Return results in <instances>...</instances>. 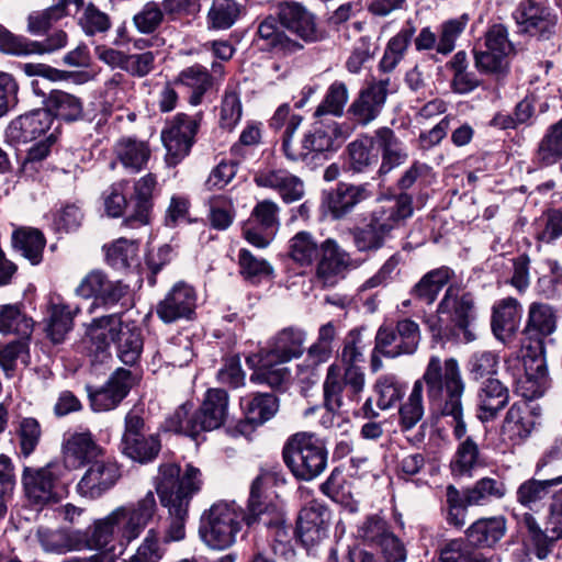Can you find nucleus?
Instances as JSON below:
<instances>
[{"label":"nucleus","mask_w":562,"mask_h":562,"mask_svg":"<svg viewBox=\"0 0 562 562\" xmlns=\"http://www.w3.org/2000/svg\"><path fill=\"white\" fill-rule=\"evenodd\" d=\"M156 513L157 503L150 491L137 502L115 507L81 530L82 550L98 551L119 559L139 538Z\"/></svg>","instance_id":"1"},{"label":"nucleus","mask_w":562,"mask_h":562,"mask_svg":"<svg viewBox=\"0 0 562 562\" xmlns=\"http://www.w3.org/2000/svg\"><path fill=\"white\" fill-rule=\"evenodd\" d=\"M424 379L431 409L443 416H450L454 436L462 438L467 432L462 418V395L465 384L458 361L449 358L442 364L439 357H431L424 372Z\"/></svg>","instance_id":"2"},{"label":"nucleus","mask_w":562,"mask_h":562,"mask_svg":"<svg viewBox=\"0 0 562 562\" xmlns=\"http://www.w3.org/2000/svg\"><path fill=\"white\" fill-rule=\"evenodd\" d=\"M437 312L436 316L426 321L434 338H457L464 342L476 339L471 327L474 319V300L470 293L458 288H448Z\"/></svg>","instance_id":"3"},{"label":"nucleus","mask_w":562,"mask_h":562,"mask_svg":"<svg viewBox=\"0 0 562 562\" xmlns=\"http://www.w3.org/2000/svg\"><path fill=\"white\" fill-rule=\"evenodd\" d=\"M86 335L98 352L108 351L111 344L117 349L119 359L126 366H133L143 350L140 330L125 324L119 314L93 318L87 326Z\"/></svg>","instance_id":"4"},{"label":"nucleus","mask_w":562,"mask_h":562,"mask_svg":"<svg viewBox=\"0 0 562 562\" xmlns=\"http://www.w3.org/2000/svg\"><path fill=\"white\" fill-rule=\"evenodd\" d=\"M413 214V200L408 194H400L393 201L376 209L364 227L353 232V243L359 251L380 249L391 232Z\"/></svg>","instance_id":"5"},{"label":"nucleus","mask_w":562,"mask_h":562,"mask_svg":"<svg viewBox=\"0 0 562 562\" xmlns=\"http://www.w3.org/2000/svg\"><path fill=\"white\" fill-rule=\"evenodd\" d=\"M282 458L293 476L300 481H312L327 467L328 451L324 441L313 432H296L288 438Z\"/></svg>","instance_id":"6"},{"label":"nucleus","mask_w":562,"mask_h":562,"mask_svg":"<svg viewBox=\"0 0 562 562\" xmlns=\"http://www.w3.org/2000/svg\"><path fill=\"white\" fill-rule=\"evenodd\" d=\"M202 473L192 464L182 470L177 463L160 464L155 490L164 508L182 505L189 507L193 496L202 487Z\"/></svg>","instance_id":"7"},{"label":"nucleus","mask_w":562,"mask_h":562,"mask_svg":"<svg viewBox=\"0 0 562 562\" xmlns=\"http://www.w3.org/2000/svg\"><path fill=\"white\" fill-rule=\"evenodd\" d=\"M244 522L239 505L235 502H217L203 513L199 533L209 548L225 550L236 542Z\"/></svg>","instance_id":"8"},{"label":"nucleus","mask_w":562,"mask_h":562,"mask_svg":"<svg viewBox=\"0 0 562 562\" xmlns=\"http://www.w3.org/2000/svg\"><path fill=\"white\" fill-rule=\"evenodd\" d=\"M352 133L349 124H340L336 121L318 119L313 128L304 134L300 149L292 148L285 143V157L292 161H312L319 154L336 150L339 143L348 138Z\"/></svg>","instance_id":"9"},{"label":"nucleus","mask_w":562,"mask_h":562,"mask_svg":"<svg viewBox=\"0 0 562 562\" xmlns=\"http://www.w3.org/2000/svg\"><path fill=\"white\" fill-rule=\"evenodd\" d=\"M420 341V330L416 322L404 318L395 328L381 326L375 336L374 350L387 358L413 355Z\"/></svg>","instance_id":"10"},{"label":"nucleus","mask_w":562,"mask_h":562,"mask_svg":"<svg viewBox=\"0 0 562 562\" xmlns=\"http://www.w3.org/2000/svg\"><path fill=\"white\" fill-rule=\"evenodd\" d=\"M364 384V373L358 366L347 367L344 374L339 366H329L324 382L325 407L329 413L338 411L342 405V392L346 391L350 400H357Z\"/></svg>","instance_id":"11"},{"label":"nucleus","mask_w":562,"mask_h":562,"mask_svg":"<svg viewBox=\"0 0 562 562\" xmlns=\"http://www.w3.org/2000/svg\"><path fill=\"white\" fill-rule=\"evenodd\" d=\"M201 122V115L177 114L161 132L169 164L176 165L186 157L194 142Z\"/></svg>","instance_id":"12"},{"label":"nucleus","mask_w":562,"mask_h":562,"mask_svg":"<svg viewBox=\"0 0 562 562\" xmlns=\"http://www.w3.org/2000/svg\"><path fill=\"white\" fill-rule=\"evenodd\" d=\"M63 471L64 465L58 462H50L41 469L26 468L23 473V485L27 499L41 507L58 502L57 481Z\"/></svg>","instance_id":"13"},{"label":"nucleus","mask_w":562,"mask_h":562,"mask_svg":"<svg viewBox=\"0 0 562 562\" xmlns=\"http://www.w3.org/2000/svg\"><path fill=\"white\" fill-rule=\"evenodd\" d=\"M279 23L291 34L305 43H314L324 38L316 16L306 7L296 1H282L276 7Z\"/></svg>","instance_id":"14"},{"label":"nucleus","mask_w":562,"mask_h":562,"mask_svg":"<svg viewBox=\"0 0 562 562\" xmlns=\"http://www.w3.org/2000/svg\"><path fill=\"white\" fill-rule=\"evenodd\" d=\"M357 538L369 546L380 547L385 562H405L406 551L387 522L378 515L367 517L357 529Z\"/></svg>","instance_id":"15"},{"label":"nucleus","mask_w":562,"mask_h":562,"mask_svg":"<svg viewBox=\"0 0 562 562\" xmlns=\"http://www.w3.org/2000/svg\"><path fill=\"white\" fill-rule=\"evenodd\" d=\"M372 192L368 183L351 184L339 182L335 189L325 191L322 209L333 220L344 218L361 202L370 199Z\"/></svg>","instance_id":"16"},{"label":"nucleus","mask_w":562,"mask_h":562,"mask_svg":"<svg viewBox=\"0 0 562 562\" xmlns=\"http://www.w3.org/2000/svg\"><path fill=\"white\" fill-rule=\"evenodd\" d=\"M390 79L373 80L362 89L348 109L351 120L367 126L381 113L389 93Z\"/></svg>","instance_id":"17"},{"label":"nucleus","mask_w":562,"mask_h":562,"mask_svg":"<svg viewBox=\"0 0 562 562\" xmlns=\"http://www.w3.org/2000/svg\"><path fill=\"white\" fill-rule=\"evenodd\" d=\"M120 476V469L115 462L100 459L91 463L76 488L80 496L97 499L112 488Z\"/></svg>","instance_id":"18"},{"label":"nucleus","mask_w":562,"mask_h":562,"mask_svg":"<svg viewBox=\"0 0 562 562\" xmlns=\"http://www.w3.org/2000/svg\"><path fill=\"white\" fill-rule=\"evenodd\" d=\"M196 293L186 282L176 283L156 306L157 316L166 324L188 319L194 313Z\"/></svg>","instance_id":"19"},{"label":"nucleus","mask_w":562,"mask_h":562,"mask_svg":"<svg viewBox=\"0 0 562 562\" xmlns=\"http://www.w3.org/2000/svg\"><path fill=\"white\" fill-rule=\"evenodd\" d=\"M316 260V278L324 286L337 284L350 265L349 255L333 238H327L321 244Z\"/></svg>","instance_id":"20"},{"label":"nucleus","mask_w":562,"mask_h":562,"mask_svg":"<svg viewBox=\"0 0 562 562\" xmlns=\"http://www.w3.org/2000/svg\"><path fill=\"white\" fill-rule=\"evenodd\" d=\"M127 293V286L121 281L110 280L102 270L95 269L87 273L78 286L76 294L83 297H94L104 305H114Z\"/></svg>","instance_id":"21"},{"label":"nucleus","mask_w":562,"mask_h":562,"mask_svg":"<svg viewBox=\"0 0 562 562\" xmlns=\"http://www.w3.org/2000/svg\"><path fill=\"white\" fill-rule=\"evenodd\" d=\"M514 19L522 32L540 37L549 36L557 24V16L551 12L550 8L542 5L536 0L520 2L514 12Z\"/></svg>","instance_id":"22"},{"label":"nucleus","mask_w":562,"mask_h":562,"mask_svg":"<svg viewBox=\"0 0 562 562\" xmlns=\"http://www.w3.org/2000/svg\"><path fill=\"white\" fill-rule=\"evenodd\" d=\"M247 366L254 370L250 381L267 384L270 387H281L290 380V370L271 352L260 349L246 358Z\"/></svg>","instance_id":"23"},{"label":"nucleus","mask_w":562,"mask_h":562,"mask_svg":"<svg viewBox=\"0 0 562 562\" xmlns=\"http://www.w3.org/2000/svg\"><path fill=\"white\" fill-rule=\"evenodd\" d=\"M240 407L245 419L237 425V429L240 434L247 435L271 419L279 409V403L271 393H258L241 397Z\"/></svg>","instance_id":"24"},{"label":"nucleus","mask_w":562,"mask_h":562,"mask_svg":"<svg viewBox=\"0 0 562 562\" xmlns=\"http://www.w3.org/2000/svg\"><path fill=\"white\" fill-rule=\"evenodd\" d=\"M329 513L318 502H311L303 507L297 518V536L306 547H313L327 537Z\"/></svg>","instance_id":"25"},{"label":"nucleus","mask_w":562,"mask_h":562,"mask_svg":"<svg viewBox=\"0 0 562 562\" xmlns=\"http://www.w3.org/2000/svg\"><path fill=\"white\" fill-rule=\"evenodd\" d=\"M254 181L258 187L278 191L286 203L301 200L305 193L304 182L297 176L281 168L261 169L255 175Z\"/></svg>","instance_id":"26"},{"label":"nucleus","mask_w":562,"mask_h":562,"mask_svg":"<svg viewBox=\"0 0 562 562\" xmlns=\"http://www.w3.org/2000/svg\"><path fill=\"white\" fill-rule=\"evenodd\" d=\"M371 144H375L376 150L381 153L379 176L387 175L393 169L403 165L408 158L406 146L396 136L394 131L389 127L378 128L371 137Z\"/></svg>","instance_id":"27"},{"label":"nucleus","mask_w":562,"mask_h":562,"mask_svg":"<svg viewBox=\"0 0 562 562\" xmlns=\"http://www.w3.org/2000/svg\"><path fill=\"white\" fill-rule=\"evenodd\" d=\"M272 479L271 472L259 474L251 483L247 510H243V518L247 526L256 522L265 525V519L281 514L280 508L271 501L267 499L265 490L268 482Z\"/></svg>","instance_id":"28"},{"label":"nucleus","mask_w":562,"mask_h":562,"mask_svg":"<svg viewBox=\"0 0 562 562\" xmlns=\"http://www.w3.org/2000/svg\"><path fill=\"white\" fill-rule=\"evenodd\" d=\"M131 387V372L116 369L101 389L90 392L89 398L94 412H106L115 408L127 395Z\"/></svg>","instance_id":"29"},{"label":"nucleus","mask_w":562,"mask_h":562,"mask_svg":"<svg viewBox=\"0 0 562 562\" xmlns=\"http://www.w3.org/2000/svg\"><path fill=\"white\" fill-rule=\"evenodd\" d=\"M53 122L54 117L48 110L37 109L13 120L7 128V135L13 142L27 143L49 131Z\"/></svg>","instance_id":"30"},{"label":"nucleus","mask_w":562,"mask_h":562,"mask_svg":"<svg viewBox=\"0 0 562 562\" xmlns=\"http://www.w3.org/2000/svg\"><path fill=\"white\" fill-rule=\"evenodd\" d=\"M228 394L222 389H211L199 409L195 412L199 431H211L220 428L228 416Z\"/></svg>","instance_id":"31"},{"label":"nucleus","mask_w":562,"mask_h":562,"mask_svg":"<svg viewBox=\"0 0 562 562\" xmlns=\"http://www.w3.org/2000/svg\"><path fill=\"white\" fill-rule=\"evenodd\" d=\"M113 154L115 160L111 162L112 169L120 162L128 172L137 173L147 166L151 150L147 142L123 136L115 142Z\"/></svg>","instance_id":"32"},{"label":"nucleus","mask_w":562,"mask_h":562,"mask_svg":"<svg viewBox=\"0 0 562 562\" xmlns=\"http://www.w3.org/2000/svg\"><path fill=\"white\" fill-rule=\"evenodd\" d=\"M103 449L89 431L72 434L64 443L65 463L72 468L100 460Z\"/></svg>","instance_id":"33"},{"label":"nucleus","mask_w":562,"mask_h":562,"mask_svg":"<svg viewBox=\"0 0 562 562\" xmlns=\"http://www.w3.org/2000/svg\"><path fill=\"white\" fill-rule=\"evenodd\" d=\"M520 318L521 306L516 299L501 300L493 307L492 330L495 337L503 342L510 339L519 328Z\"/></svg>","instance_id":"34"},{"label":"nucleus","mask_w":562,"mask_h":562,"mask_svg":"<svg viewBox=\"0 0 562 562\" xmlns=\"http://www.w3.org/2000/svg\"><path fill=\"white\" fill-rule=\"evenodd\" d=\"M306 333L297 327H286L273 336L266 350L276 356L280 362L299 358L305 350Z\"/></svg>","instance_id":"35"},{"label":"nucleus","mask_w":562,"mask_h":562,"mask_svg":"<svg viewBox=\"0 0 562 562\" xmlns=\"http://www.w3.org/2000/svg\"><path fill=\"white\" fill-rule=\"evenodd\" d=\"M156 177L148 173L142 177L134 186V209L124 223L132 228L147 225L150 222L151 194L156 187Z\"/></svg>","instance_id":"36"},{"label":"nucleus","mask_w":562,"mask_h":562,"mask_svg":"<svg viewBox=\"0 0 562 562\" xmlns=\"http://www.w3.org/2000/svg\"><path fill=\"white\" fill-rule=\"evenodd\" d=\"M175 82L189 90V103L196 106L201 104L204 94L214 86V78L204 66L195 64L182 69Z\"/></svg>","instance_id":"37"},{"label":"nucleus","mask_w":562,"mask_h":562,"mask_svg":"<svg viewBox=\"0 0 562 562\" xmlns=\"http://www.w3.org/2000/svg\"><path fill=\"white\" fill-rule=\"evenodd\" d=\"M509 398L507 387L497 379L488 378L479 392V418L493 419L505 407Z\"/></svg>","instance_id":"38"},{"label":"nucleus","mask_w":562,"mask_h":562,"mask_svg":"<svg viewBox=\"0 0 562 562\" xmlns=\"http://www.w3.org/2000/svg\"><path fill=\"white\" fill-rule=\"evenodd\" d=\"M560 484V479H528L518 485L515 492L516 502L530 512H537L543 506L550 490Z\"/></svg>","instance_id":"39"},{"label":"nucleus","mask_w":562,"mask_h":562,"mask_svg":"<svg viewBox=\"0 0 562 562\" xmlns=\"http://www.w3.org/2000/svg\"><path fill=\"white\" fill-rule=\"evenodd\" d=\"M558 327V312L547 303L533 302L529 305L525 333L542 338L552 335Z\"/></svg>","instance_id":"40"},{"label":"nucleus","mask_w":562,"mask_h":562,"mask_svg":"<svg viewBox=\"0 0 562 562\" xmlns=\"http://www.w3.org/2000/svg\"><path fill=\"white\" fill-rule=\"evenodd\" d=\"M505 532V517L496 516L473 522L467 530V537L475 546L492 547L504 537Z\"/></svg>","instance_id":"41"},{"label":"nucleus","mask_w":562,"mask_h":562,"mask_svg":"<svg viewBox=\"0 0 562 562\" xmlns=\"http://www.w3.org/2000/svg\"><path fill=\"white\" fill-rule=\"evenodd\" d=\"M46 239L36 228L21 227L12 234V246L32 265H38L43 259Z\"/></svg>","instance_id":"42"},{"label":"nucleus","mask_w":562,"mask_h":562,"mask_svg":"<svg viewBox=\"0 0 562 562\" xmlns=\"http://www.w3.org/2000/svg\"><path fill=\"white\" fill-rule=\"evenodd\" d=\"M424 384L426 380L424 375L422 379L416 380L412 387V391L398 408V426L402 431H408L417 426L422 422L425 408L423 402Z\"/></svg>","instance_id":"43"},{"label":"nucleus","mask_w":562,"mask_h":562,"mask_svg":"<svg viewBox=\"0 0 562 562\" xmlns=\"http://www.w3.org/2000/svg\"><path fill=\"white\" fill-rule=\"evenodd\" d=\"M40 543L45 552L65 554L82 550L81 530L70 532L41 528L37 531Z\"/></svg>","instance_id":"44"},{"label":"nucleus","mask_w":562,"mask_h":562,"mask_svg":"<svg viewBox=\"0 0 562 562\" xmlns=\"http://www.w3.org/2000/svg\"><path fill=\"white\" fill-rule=\"evenodd\" d=\"M507 487L504 481L495 477H482L464 493L467 506H482L492 501H498L505 497Z\"/></svg>","instance_id":"45"},{"label":"nucleus","mask_w":562,"mask_h":562,"mask_svg":"<svg viewBox=\"0 0 562 562\" xmlns=\"http://www.w3.org/2000/svg\"><path fill=\"white\" fill-rule=\"evenodd\" d=\"M243 12L244 7L236 0H213L206 15L207 27L228 30L240 19Z\"/></svg>","instance_id":"46"},{"label":"nucleus","mask_w":562,"mask_h":562,"mask_svg":"<svg viewBox=\"0 0 562 562\" xmlns=\"http://www.w3.org/2000/svg\"><path fill=\"white\" fill-rule=\"evenodd\" d=\"M103 251L109 266L117 270H123L137 262L138 243L122 237L104 245Z\"/></svg>","instance_id":"47"},{"label":"nucleus","mask_w":562,"mask_h":562,"mask_svg":"<svg viewBox=\"0 0 562 562\" xmlns=\"http://www.w3.org/2000/svg\"><path fill=\"white\" fill-rule=\"evenodd\" d=\"M319 251L321 244L308 232H299L289 240V257L301 267H312Z\"/></svg>","instance_id":"48"},{"label":"nucleus","mask_w":562,"mask_h":562,"mask_svg":"<svg viewBox=\"0 0 562 562\" xmlns=\"http://www.w3.org/2000/svg\"><path fill=\"white\" fill-rule=\"evenodd\" d=\"M78 312V306H70L68 304L60 303L52 306L46 331L54 344L64 341L66 335L72 328V321Z\"/></svg>","instance_id":"49"},{"label":"nucleus","mask_w":562,"mask_h":562,"mask_svg":"<svg viewBox=\"0 0 562 562\" xmlns=\"http://www.w3.org/2000/svg\"><path fill=\"white\" fill-rule=\"evenodd\" d=\"M71 0H58L52 7L33 11L27 16V32L32 35L45 33L53 24L68 14L67 8Z\"/></svg>","instance_id":"50"},{"label":"nucleus","mask_w":562,"mask_h":562,"mask_svg":"<svg viewBox=\"0 0 562 562\" xmlns=\"http://www.w3.org/2000/svg\"><path fill=\"white\" fill-rule=\"evenodd\" d=\"M536 158L546 166L562 159V119L547 130L539 143Z\"/></svg>","instance_id":"51"},{"label":"nucleus","mask_w":562,"mask_h":562,"mask_svg":"<svg viewBox=\"0 0 562 562\" xmlns=\"http://www.w3.org/2000/svg\"><path fill=\"white\" fill-rule=\"evenodd\" d=\"M414 33L415 29L413 26H408L402 29L397 34L391 37L384 50L383 57L380 60V68L383 71L390 72L395 69V67L403 59Z\"/></svg>","instance_id":"52"},{"label":"nucleus","mask_w":562,"mask_h":562,"mask_svg":"<svg viewBox=\"0 0 562 562\" xmlns=\"http://www.w3.org/2000/svg\"><path fill=\"white\" fill-rule=\"evenodd\" d=\"M349 100L347 86L341 81H334L327 89L323 101L315 110V117L322 119L326 114L340 117Z\"/></svg>","instance_id":"53"},{"label":"nucleus","mask_w":562,"mask_h":562,"mask_svg":"<svg viewBox=\"0 0 562 562\" xmlns=\"http://www.w3.org/2000/svg\"><path fill=\"white\" fill-rule=\"evenodd\" d=\"M451 271L448 268H439L425 274L415 285L414 295L427 304H431L442 286L449 281Z\"/></svg>","instance_id":"54"},{"label":"nucleus","mask_w":562,"mask_h":562,"mask_svg":"<svg viewBox=\"0 0 562 562\" xmlns=\"http://www.w3.org/2000/svg\"><path fill=\"white\" fill-rule=\"evenodd\" d=\"M33 329V322L21 313L18 305H3L0 308V333L16 334L27 338Z\"/></svg>","instance_id":"55"},{"label":"nucleus","mask_w":562,"mask_h":562,"mask_svg":"<svg viewBox=\"0 0 562 562\" xmlns=\"http://www.w3.org/2000/svg\"><path fill=\"white\" fill-rule=\"evenodd\" d=\"M503 428L513 436H528L533 428L528 403L524 401L514 403L506 414Z\"/></svg>","instance_id":"56"},{"label":"nucleus","mask_w":562,"mask_h":562,"mask_svg":"<svg viewBox=\"0 0 562 562\" xmlns=\"http://www.w3.org/2000/svg\"><path fill=\"white\" fill-rule=\"evenodd\" d=\"M160 450V441L157 436H140L138 438L122 442V451L134 461L145 463L157 457Z\"/></svg>","instance_id":"57"},{"label":"nucleus","mask_w":562,"mask_h":562,"mask_svg":"<svg viewBox=\"0 0 562 562\" xmlns=\"http://www.w3.org/2000/svg\"><path fill=\"white\" fill-rule=\"evenodd\" d=\"M480 463V452L476 442L472 438L462 441L451 461V471L454 475H471Z\"/></svg>","instance_id":"58"},{"label":"nucleus","mask_w":562,"mask_h":562,"mask_svg":"<svg viewBox=\"0 0 562 562\" xmlns=\"http://www.w3.org/2000/svg\"><path fill=\"white\" fill-rule=\"evenodd\" d=\"M468 22V14L443 21L438 31L437 53L442 55L450 54L456 47L457 40L465 30Z\"/></svg>","instance_id":"59"},{"label":"nucleus","mask_w":562,"mask_h":562,"mask_svg":"<svg viewBox=\"0 0 562 562\" xmlns=\"http://www.w3.org/2000/svg\"><path fill=\"white\" fill-rule=\"evenodd\" d=\"M375 144H371V137L353 140L348 145L350 167L353 171L362 172L378 164Z\"/></svg>","instance_id":"60"},{"label":"nucleus","mask_w":562,"mask_h":562,"mask_svg":"<svg viewBox=\"0 0 562 562\" xmlns=\"http://www.w3.org/2000/svg\"><path fill=\"white\" fill-rule=\"evenodd\" d=\"M374 390L378 394L376 405L383 411L391 408L404 394V386L394 374L380 376L375 382Z\"/></svg>","instance_id":"61"},{"label":"nucleus","mask_w":562,"mask_h":562,"mask_svg":"<svg viewBox=\"0 0 562 562\" xmlns=\"http://www.w3.org/2000/svg\"><path fill=\"white\" fill-rule=\"evenodd\" d=\"M243 115V106L239 94L235 89L227 88L223 95L220 113L218 123L220 126L226 131H233L239 123Z\"/></svg>","instance_id":"62"},{"label":"nucleus","mask_w":562,"mask_h":562,"mask_svg":"<svg viewBox=\"0 0 562 562\" xmlns=\"http://www.w3.org/2000/svg\"><path fill=\"white\" fill-rule=\"evenodd\" d=\"M48 102L56 114L65 121H76L82 116L80 99L70 93L54 90L49 94Z\"/></svg>","instance_id":"63"},{"label":"nucleus","mask_w":562,"mask_h":562,"mask_svg":"<svg viewBox=\"0 0 562 562\" xmlns=\"http://www.w3.org/2000/svg\"><path fill=\"white\" fill-rule=\"evenodd\" d=\"M441 562H490L481 552L471 548L463 540H452L446 544L440 553Z\"/></svg>","instance_id":"64"}]
</instances>
